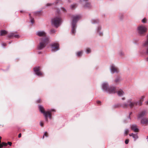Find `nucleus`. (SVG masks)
<instances>
[{"label":"nucleus","mask_w":148,"mask_h":148,"mask_svg":"<svg viewBox=\"0 0 148 148\" xmlns=\"http://www.w3.org/2000/svg\"><path fill=\"white\" fill-rule=\"evenodd\" d=\"M13 33V34H14V35H13V37H14V36L16 34V33Z\"/></svg>","instance_id":"09e8293b"},{"label":"nucleus","mask_w":148,"mask_h":148,"mask_svg":"<svg viewBox=\"0 0 148 148\" xmlns=\"http://www.w3.org/2000/svg\"><path fill=\"white\" fill-rule=\"evenodd\" d=\"M118 95L119 96H121L123 95L124 94V92L123 91L121 90H119L117 92Z\"/></svg>","instance_id":"2eb2a0df"},{"label":"nucleus","mask_w":148,"mask_h":148,"mask_svg":"<svg viewBox=\"0 0 148 148\" xmlns=\"http://www.w3.org/2000/svg\"><path fill=\"white\" fill-rule=\"evenodd\" d=\"M62 10L64 12H65L66 11V10L64 8H62Z\"/></svg>","instance_id":"c03bdc74"},{"label":"nucleus","mask_w":148,"mask_h":148,"mask_svg":"<svg viewBox=\"0 0 148 148\" xmlns=\"http://www.w3.org/2000/svg\"><path fill=\"white\" fill-rule=\"evenodd\" d=\"M141 123L142 124H147L148 123V119L146 118L143 119L141 120Z\"/></svg>","instance_id":"ddd939ff"},{"label":"nucleus","mask_w":148,"mask_h":148,"mask_svg":"<svg viewBox=\"0 0 148 148\" xmlns=\"http://www.w3.org/2000/svg\"><path fill=\"white\" fill-rule=\"evenodd\" d=\"M2 126L3 127V125H2Z\"/></svg>","instance_id":"13d9d810"},{"label":"nucleus","mask_w":148,"mask_h":148,"mask_svg":"<svg viewBox=\"0 0 148 148\" xmlns=\"http://www.w3.org/2000/svg\"><path fill=\"white\" fill-rule=\"evenodd\" d=\"M134 134L133 133H132L131 134H130L129 135L130 136H132L133 137V136L134 135Z\"/></svg>","instance_id":"37998d69"},{"label":"nucleus","mask_w":148,"mask_h":148,"mask_svg":"<svg viewBox=\"0 0 148 148\" xmlns=\"http://www.w3.org/2000/svg\"><path fill=\"white\" fill-rule=\"evenodd\" d=\"M129 139H126L125 141V143L126 144H128L129 142Z\"/></svg>","instance_id":"c9c22d12"},{"label":"nucleus","mask_w":148,"mask_h":148,"mask_svg":"<svg viewBox=\"0 0 148 148\" xmlns=\"http://www.w3.org/2000/svg\"><path fill=\"white\" fill-rule=\"evenodd\" d=\"M147 114L145 110H143L140 112L138 115V118H140L145 116Z\"/></svg>","instance_id":"9b49d317"},{"label":"nucleus","mask_w":148,"mask_h":148,"mask_svg":"<svg viewBox=\"0 0 148 148\" xmlns=\"http://www.w3.org/2000/svg\"><path fill=\"white\" fill-rule=\"evenodd\" d=\"M21 133H20L19 134H18V137L19 138H20V137H21Z\"/></svg>","instance_id":"79ce46f5"},{"label":"nucleus","mask_w":148,"mask_h":148,"mask_svg":"<svg viewBox=\"0 0 148 148\" xmlns=\"http://www.w3.org/2000/svg\"><path fill=\"white\" fill-rule=\"evenodd\" d=\"M124 53H123V52H122L121 53V55H124Z\"/></svg>","instance_id":"5fc2aeb1"},{"label":"nucleus","mask_w":148,"mask_h":148,"mask_svg":"<svg viewBox=\"0 0 148 148\" xmlns=\"http://www.w3.org/2000/svg\"><path fill=\"white\" fill-rule=\"evenodd\" d=\"M52 24L56 27H58L62 22V20L60 17H54L52 20Z\"/></svg>","instance_id":"0eeeda50"},{"label":"nucleus","mask_w":148,"mask_h":148,"mask_svg":"<svg viewBox=\"0 0 148 148\" xmlns=\"http://www.w3.org/2000/svg\"><path fill=\"white\" fill-rule=\"evenodd\" d=\"M20 12L21 13H24L25 12V11H23V10H21Z\"/></svg>","instance_id":"49530a36"},{"label":"nucleus","mask_w":148,"mask_h":148,"mask_svg":"<svg viewBox=\"0 0 148 148\" xmlns=\"http://www.w3.org/2000/svg\"><path fill=\"white\" fill-rule=\"evenodd\" d=\"M42 102V100L40 99H39L37 101V103H40Z\"/></svg>","instance_id":"72a5a7b5"},{"label":"nucleus","mask_w":148,"mask_h":148,"mask_svg":"<svg viewBox=\"0 0 148 148\" xmlns=\"http://www.w3.org/2000/svg\"><path fill=\"white\" fill-rule=\"evenodd\" d=\"M44 136H45L46 137H48V134L47 133V132H45L44 134V135L43 136V138L44 137Z\"/></svg>","instance_id":"cd10ccee"},{"label":"nucleus","mask_w":148,"mask_h":148,"mask_svg":"<svg viewBox=\"0 0 148 148\" xmlns=\"http://www.w3.org/2000/svg\"><path fill=\"white\" fill-rule=\"evenodd\" d=\"M103 89L110 93H114L116 92V88L113 86L109 87L108 84L104 83L102 85Z\"/></svg>","instance_id":"20e7f679"},{"label":"nucleus","mask_w":148,"mask_h":148,"mask_svg":"<svg viewBox=\"0 0 148 148\" xmlns=\"http://www.w3.org/2000/svg\"><path fill=\"white\" fill-rule=\"evenodd\" d=\"M56 32V31L54 29H52L50 30V33L51 34H53Z\"/></svg>","instance_id":"f3484780"},{"label":"nucleus","mask_w":148,"mask_h":148,"mask_svg":"<svg viewBox=\"0 0 148 148\" xmlns=\"http://www.w3.org/2000/svg\"><path fill=\"white\" fill-rule=\"evenodd\" d=\"M14 35L13 33H11L9 34L8 36V37L9 38H11L13 37V35Z\"/></svg>","instance_id":"aec40b11"},{"label":"nucleus","mask_w":148,"mask_h":148,"mask_svg":"<svg viewBox=\"0 0 148 148\" xmlns=\"http://www.w3.org/2000/svg\"><path fill=\"white\" fill-rule=\"evenodd\" d=\"M122 99L123 100H124L125 99V97H123V98H122Z\"/></svg>","instance_id":"3c124183"},{"label":"nucleus","mask_w":148,"mask_h":148,"mask_svg":"<svg viewBox=\"0 0 148 148\" xmlns=\"http://www.w3.org/2000/svg\"><path fill=\"white\" fill-rule=\"evenodd\" d=\"M120 104H117L116 105H114L113 106V107L114 108H116L119 107H120Z\"/></svg>","instance_id":"bb28decb"},{"label":"nucleus","mask_w":148,"mask_h":148,"mask_svg":"<svg viewBox=\"0 0 148 148\" xmlns=\"http://www.w3.org/2000/svg\"><path fill=\"white\" fill-rule=\"evenodd\" d=\"M88 0H84V1H88Z\"/></svg>","instance_id":"4d7b16f0"},{"label":"nucleus","mask_w":148,"mask_h":148,"mask_svg":"<svg viewBox=\"0 0 148 148\" xmlns=\"http://www.w3.org/2000/svg\"><path fill=\"white\" fill-rule=\"evenodd\" d=\"M72 18L71 33L73 34H74L76 32L75 28L76 23L81 18V16L79 15H74L72 16Z\"/></svg>","instance_id":"7ed1b4c3"},{"label":"nucleus","mask_w":148,"mask_h":148,"mask_svg":"<svg viewBox=\"0 0 148 148\" xmlns=\"http://www.w3.org/2000/svg\"><path fill=\"white\" fill-rule=\"evenodd\" d=\"M145 103H146V104L147 105H148V101H146L145 102Z\"/></svg>","instance_id":"de8ad7c7"},{"label":"nucleus","mask_w":148,"mask_h":148,"mask_svg":"<svg viewBox=\"0 0 148 148\" xmlns=\"http://www.w3.org/2000/svg\"><path fill=\"white\" fill-rule=\"evenodd\" d=\"M110 70L112 73H118L119 72L118 69L113 64H112L110 66Z\"/></svg>","instance_id":"1a4fd4ad"},{"label":"nucleus","mask_w":148,"mask_h":148,"mask_svg":"<svg viewBox=\"0 0 148 148\" xmlns=\"http://www.w3.org/2000/svg\"><path fill=\"white\" fill-rule=\"evenodd\" d=\"M86 52L87 53H89L91 52V49L89 48H87L86 50Z\"/></svg>","instance_id":"393cba45"},{"label":"nucleus","mask_w":148,"mask_h":148,"mask_svg":"<svg viewBox=\"0 0 148 148\" xmlns=\"http://www.w3.org/2000/svg\"><path fill=\"white\" fill-rule=\"evenodd\" d=\"M147 21V19L146 18H144L142 20V22L144 23H146Z\"/></svg>","instance_id":"5701e85b"},{"label":"nucleus","mask_w":148,"mask_h":148,"mask_svg":"<svg viewBox=\"0 0 148 148\" xmlns=\"http://www.w3.org/2000/svg\"><path fill=\"white\" fill-rule=\"evenodd\" d=\"M77 6V5L76 4H73L71 6V8L72 9H74Z\"/></svg>","instance_id":"c85d7f7f"},{"label":"nucleus","mask_w":148,"mask_h":148,"mask_svg":"<svg viewBox=\"0 0 148 148\" xmlns=\"http://www.w3.org/2000/svg\"><path fill=\"white\" fill-rule=\"evenodd\" d=\"M0 35L1 36H4L7 34V32L5 30H1Z\"/></svg>","instance_id":"4468645a"},{"label":"nucleus","mask_w":148,"mask_h":148,"mask_svg":"<svg viewBox=\"0 0 148 148\" xmlns=\"http://www.w3.org/2000/svg\"><path fill=\"white\" fill-rule=\"evenodd\" d=\"M120 81V79L119 78L117 77L115 79L114 81L116 83H119V82Z\"/></svg>","instance_id":"412c9836"},{"label":"nucleus","mask_w":148,"mask_h":148,"mask_svg":"<svg viewBox=\"0 0 148 148\" xmlns=\"http://www.w3.org/2000/svg\"><path fill=\"white\" fill-rule=\"evenodd\" d=\"M145 97L144 96H142L140 98V99L139 101H141L142 102H143V101L144 99L145 98Z\"/></svg>","instance_id":"b1692460"},{"label":"nucleus","mask_w":148,"mask_h":148,"mask_svg":"<svg viewBox=\"0 0 148 148\" xmlns=\"http://www.w3.org/2000/svg\"><path fill=\"white\" fill-rule=\"evenodd\" d=\"M29 16L30 18V19H31V22L33 24L34 22V18H32L31 17V14H29Z\"/></svg>","instance_id":"6ab92c4d"},{"label":"nucleus","mask_w":148,"mask_h":148,"mask_svg":"<svg viewBox=\"0 0 148 148\" xmlns=\"http://www.w3.org/2000/svg\"><path fill=\"white\" fill-rule=\"evenodd\" d=\"M40 125L42 127H43V126L44 123L42 121H40Z\"/></svg>","instance_id":"4c0bfd02"},{"label":"nucleus","mask_w":148,"mask_h":148,"mask_svg":"<svg viewBox=\"0 0 148 148\" xmlns=\"http://www.w3.org/2000/svg\"><path fill=\"white\" fill-rule=\"evenodd\" d=\"M133 137L135 139V140L138 138V136L136 134H134V135L133 136Z\"/></svg>","instance_id":"a878e982"},{"label":"nucleus","mask_w":148,"mask_h":148,"mask_svg":"<svg viewBox=\"0 0 148 148\" xmlns=\"http://www.w3.org/2000/svg\"><path fill=\"white\" fill-rule=\"evenodd\" d=\"M23 131H25L24 130H23Z\"/></svg>","instance_id":"052dcab7"},{"label":"nucleus","mask_w":148,"mask_h":148,"mask_svg":"<svg viewBox=\"0 0 148 148\" xmlns=\"http://www.w3.org/2000/svg\"><path fill=\"white\" fill-rule=\"evenodd\" d=\"M132 114V112H130V115Z\"/></svg>","instance_id":"6e6d98bb"},{"label":"nucleus","mask_w":148,"mask_h":148,"mask_svg":"<svg viewBox=\"0 0 148 148\" xmlns=\"http://www.w3.org/2000/svg\"><path fill=\"white\" fill-rule=\"evenodd\" d=\"M53 111H54V112H56V110H55V109H52V110H51L50 111H49L51 113V112H53Z\"/></svg>","instance_id":"a19ab883"},{"label":"nucleus","mask_w":148,"mask_h":148,"mask_svg":"<svg viewBox=\"0 0 148 148\" xmlns=\"http://www.w3.org/2000/svg\"><path fill=\"white\" fill-rule=\"evenodd\" d=\"M131 128L132 130L134 132H138L139 130L137 127V126L136 125H133L131 126Z\"/></svg>","instance_id":"f8f14e48"},{"label":"nucleus","mask_w":148,"mask_h":148,"mask_svg":"<svg viewBox=\"0 0 148 148\" xmlns=\"http://www.w3.org/2000/svg\"><path fill=\"white\" fill-rule=\"evenodd\" d=\"M146 60L148 61V56H147V57L146 58Z\"/></svg>","instance_id":"603ef678"},{"label":"nucleus","mask_w":148,"mask_h":148,"mask_svg":"<svg viewBox=\"0 0 148 148\" xmlns=\"http://www.w3.org/2000/svg\"><path fill=\"white\" fill-rule=\"evenodd\" d=\"M14 37L15 38H18L19 37V36L16 33L15 35L14 36Z\"/></svg>","instance_id":"f704fd0d"},{"label":"nucleus","mask_w":148,"mask_h":148,"mask_svg":"<svg viewBox=\"0 0 148 148\" xmlns=\"http://www.w3.org/2000/svg\"><path fill=\"white\" fill-rule=\"evenodd\" d=\"M90 5L89 3H87L84 6L85 7L88 8H90Z\"/></svg>","instance_id":"a211bd4d"},{"label":"nucleus","mask_w":148,"mask_h":148,"mask_svg":"<svg viewBox=\"0 0 148 148\" xmlns=\"http://www.w3.org/2000/svg\"><path fill=\"white\" fill-rule=\"evenodd\" d=\"M39 109L40 111L43 114L45 117V119L46 121H47L48 117L49 116L50 119H51L52 118L51 114L49 111L46 112L45 111L44 108L43 107L41 106H39Z\"/></svg>","instance_id":"39448f33"},{"label":"nucleus","mask_w":148,"mask_h":148,"mask_svg":"<svg viewBox=\"0 0 148 148\" xmlns=\"http://www.w3.org/2000/svg\"><path fill=\"white\" fill-rule=\"evenodd\" d=\"M3 147V145H2V143H1H1H0V148H1Z\"/></svg>","instance_id":"a18cd8bd"},{"label":"nucleus","mask_w":148,"mask_h":148,"mask_svg":"<svg viewBox=\"0 0 148 148\" xmlns=\"http://www.w3.org/2000/svg\"><path fill=\"white\" fill-rule=\"evenodd\" d=\"M2 143V145H3V146L5 147V146H7V143H5L3 142Z\"/></svg>","instance_id":"2f4dec72"},{"label":"nucleus","mask_w":148,"mask_h":148,"mask_svg":"<svg viewBox=\"0 0 148 148\" xmlns=\"http://www.w3.org/2000/svg\"><path fill=\"white\" fill-rule=\"evenodd\" d=\"M101 29V27L100 26H99L98 28L97 32L99 33V34L100 36H102L103 35L102 33L99 32L100 30Z\"/></svg>","instance_id":"dca6fc26"},{"label":"nucleus","mask_w":148,"mask_h":148,"mask_svg":"<svg viewBox=\"0 0 148 148\" xmlns=\"http://www.w3.org/2000/svg\"><path fill=\"white\" fill-rule=\"evenodd\" d=\"M83 51H80L77 52V56H81L82 54Z\"/></svg>","instance_id":"4be33fe9"},{"label":"nucleus","mask_w":148,"mask_h":148,"mask_svg":"<svg viewBox=\"0 0 148 148\" xmlns=\"http://www.w3.org/2000/svg\"><path fill=\"white\" fill-rule=\"evenodd\" d=\"M52 50L55 51L59 49V45L58 43H54L51 45Z\"/></svg>","instance_id":"9d476101"},{"label":"nucleus","mask_w":148,"mask_h":148,"mask_svg":"<svg viewBox=\"0 0 148 148\" xmlns=\"http://www.w3.org/2000/svg\"><path fill=\"white\" fill-rule=\"evenodd\" d=\"M34 70L36 74L39 76H42L43 74L42 72L40 71V67L38 66L34 67Z\"/></svg>","instance_id":"6e6552de"},{"label":"nucleus","mask_w":148,"mask_h":148,"mask_svg":"<svg viewBox=\"0 0 148 148\" xmlns=\"http://www.w3.org/2000/svg\"><path fill=\"white\" fill-rule=\"evenodd\" d=\"M147 30V28L143 25L139 26L137 28L138 33L141 36H144Z\"/></svg>","instance_id":"423d86ee"},{"label":"nucleus","mask_w":148,"mask_h":148,"mask_svg":"<svg viewBox=\"0 0 148 148\" xmlns=\"http://www.w3.org/2000/svg\"><path fill=\"white\" fill-rule=\"evenodd\" d=\"M129 132V131L127 129H126L125 131V134L126 135H127Z\"/></svg>","instance_id":"c756f323"},{"label":"nucleus","mask_w":148,"mask_h":148,"mask_svg":"<svg viewBox=\"0 0 148 148\" xmlns=\"http://www.w3.org/2000/svg\"><path fill=\"white\" fill-rule=\"evenodd\" d=\"M142 103L139 100L138 102L136 101H132L131 99H130L127 101V103L123 104L122 105V107L124 108H127L129 106L130 108H132L135 105H136L138 104L139 106H141Z\"/></svg>","instance_id":"f03ea898"},{"label":"nucleus","mask_w":148,"mask_h":148,"mask_svg":"<svg viewBox=\"0 0 148 148\" xmlns=\"http://www.w3.org/2000/svg\"><path fill=\"white\" fill-rule=\"evenodd\" d=\"M1 136H0V143H1Z\"/></svg>","instance_id":"864d4df0"},{"label":"nucleus","mask_w":148,"mask_h":148,"mask_svg":"<svg viewBox=\"0 0 148 148\" xmlns=\"http://www.w3.org/2000/svg\"><path fill=\"white\" fill-rule=\"evenodd\" d=\"M8 144L10 146H11L12 144V143L9 142H8Z\"/></svg>","instance_id":"58836bf2"},{"label":"nucleus","mask_w":148,"mask_h":148,"mask_svg":"<svg viewBox=\"0 0 148 148\" xmlns=\"http://www.w3.org/2000/svg\"><path fill=\"white\" fill-rule=\"evenodd\" d=\"M36 35L40 37H42L41 39V41L38 47V49L41 50L44 48L46 45L49 42V38L47 36L46 33L43 31H39L36 33Z\"/></svg>","instance_id":"f257e3e1"},{"label":"nucleus","mask_w":148,"mask_h":148,"mask_svg":"<svg viewBox=\"0 0 148 148\" xmlns=\"http://www.w3.org/2000/svg\"><path fill=\"white\" fill-rule=\"evenodd\" d=\"M2 45L3 46H5L6 45V43H2Z\"/></svg>","instance_id":"ea45409f"},{"label":"nucleus","mask_w":148,"mask_h":148,"mask_svg":"<svg viewBox=\"0 0 148 148\" xmlns=\"http://www.w3.org/2000/svg\"><path fill=\"white\" fill-rule=\"evenodd\" d=\"M23 131H25L24 130H23Z\"/></svg>","instance_id":"bf43d9fd"},{"label":"nucleus","mask_w":148,"mask_h":148,"mask_svg":"<svg viewBox=\"0 0 148 148\" xmlns=\"http://www.w3.org/2000/svg\"><path fill=\"white\" fill-rule=\"evenodd\" d=\"M93 23H97L99 22L98 20H93Z\"/></svg>","instance_id":"473e14b6"},{"label":"nucleus","mask_w":148,"mask_h":148,"mask_svg":"<svg viewBox=\"0 0 148 148\" xmlns=\"http://www.w3.org/2000/svg\"><path fill=\"white\" fill-rule=\"evenodd\" d=\"M41 54V52L40 51L38 52V54Z\"/></svg>","instance_id":"8fccbe9b"},{"label":"nucleus","mask_w":148,"mask_h":148,"mask_svg":"<svg viewBox=\"0 0 148 148\" xmlns=\"http://www.w3.org/2000/svg\"><path fill=\"white\" fill-rule=\"evenodd\" d=\"M54 4V3H48L46 4V6H50L53 5Z\"/></svg>","instance_id":"7c9ffc66"},{"label":"nucleus","mask_w":148,"mask_h":148,"mask_svg":"<svg viewBox=\"0 0 148 148\" xmlns=\"http://www.w3.org/2000/svg\"><path fill=\"white\" fill-rule=\"evenodd\" d=\"M97 104L101 105V102L99 101H97Z\"/></svg>","instance_id":"e433bc0d"}]
</instances>
